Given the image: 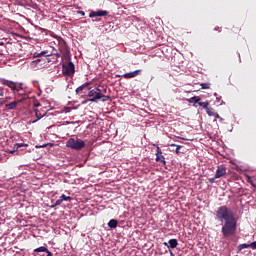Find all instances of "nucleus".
<instances>
[{
    "instance_id": "393cba45",
    "label": "nucleus",
    "mask_w": 256,
    "mask_h": 256,
    "mask_svg": "<svg viewBox=\"0 0 256 256\" xmlns=\"http://www.w3.org/2000/svg\"><path fill=\"white\" fill-rule=\"evenodd\" d=\"M61 203H63V199H62V198L58 199V200L55 202V204L52 205V207H58V205H61Z\"/></svg>"
},
{
    "instance_id": "bb28decb",
    "label": "nucleus",
    "mask_w": 256,
    "mask_h": 256,
    "mask_svg": "<svg viewBox=\"0 0 256 256\" xmlns=\"http://www.w3.org/2000/svg\"><path fill=\"white\" fill-rule=\"evenodd\" d=\"M209 85H210L209 83H202L201 87H202V89H209L210 88Z\"/></svg>"
},
{
    "instance_id": "e433bc0d",
    "label": "nucleus",
    "mask_w": 256,
    "mask_h": 256,
    "mask_svg": "<svg viewBox=\"0 0 256 256\" xmlns=\"http://www.w3.org/2000/svg\"><path fill=\"white\" fill-rule=\"evenodd\" d=\"M40 147H47V144L43 145V146H40Z\"/></svg>"
},
{
    "instance_id": "a878e982",
    "label": "nucleus",
    "mask_w": 256,
    "mask_h": 256,
    "mask_svg": "<svg viewBox=\"0 0 256 256\" xmlns=\"http://www.w3.org/2000/svg\"><path fill=\"white\" fill-rule=\"evenodd\" d=\"M35 115L37 117V121H39V119H43V115L40 114L37 110H35Z\"/></svg>"
},
{
    "instance_id": "dca6fc26",
    "label": "nucleus",
    "mask_w": 256,
    "mask_h": 256,
    "mask_svg": "<svg viewBox=\"0 0 256 256\" xmlns=\"http://www.w3.org/2000/svg\"><path fill=\"white\" fill-rule=\"evenodd\" d=\"M169 243V244H168ZM167 242H164V245L166 247H170V249H175L177 248V245H179V242L177 241V239H170L169 241Z\"/></svg>"
},
{
    "instance_id": "1a4fd4ad",
    "label": "nucleus",
    "mask_w": 256,
    "mask_h": 256,
    "mask_svg": "<svg viewBox=\"0 0 256 256\" xmlns=\"http://www.w3.org/2000/svg\"><path fill=\"white\" fill-rule=\"evenodd\" d=\"M156 161L157 163H163V165H167V161H165V156H163V151H161L160 147H157Z\"/></svg>"
},
{
    "instance_id": "412c9836",
    "label": "nucleus",
    "mask_w": 256,
    "mask_h": 256,
    "mask_svg": "<svg viewBox=\"0 0 256 256\" xmlns=\"http://www.w3.org/2000/svg\"><path fill=\"white\" fill-rule=\"evenodd\" d=\"M170 147H176V149L174 150L176 155H179V153H181L180 149H181V145H177V144H170Z\"/></svg>"
},
{
    "instance_id": "f257e3e1",
    "label": "nucleus",
    "mask_w": 256,
    "mask_h": 256,
    "mask_svg": "<svg viewBox=\"0 0 256 256\" xmlns=\"http://www.w3.org/2000/svg\"><path fill=\"white\" fill-rule=\"evenodd\" d=\"M216 221L222 223V235L226 239L233 237L237 233V217L235 212L229 206L223 205L217 208L215 211Z\"/></svg>"
},
{
    "instance_id": "4468645a",
    "label": "nucleus",
    "mask_w": 256,
    "mask_h": 256,
    "mask_svg": "<svg viewBox=\"0 0 256 256\" xmlns=\"http://www.w3.org/2000/svg\"><path fill=\"white\" fill-rule=\"evenodd\" d=\"M207 115H209V117H215L216 119H221L223 120V118H221V116H219V114L217 112H215V109L208 107L206 110Z\"/></svg>"
},
{
    "instance_id": "c9c22d12",
    "label": "nucleus",
    "mask_w": 256,
    "mask_h": 256,
    "mask_svg": "<svg viewBox=\"0 0 256 256\" xmlns=\"http://www.w3.org/2000/svg\"><path fill=\"white\" fill-rule=\"evenodd\" d=\"M35 61H36V63H37V62L41 61V59H37V60H35Z\"/></svg>"
},
{
    "instance_id": "ddd939ff",
    "label": "nucleus",
    "mask_w": 256,
    "mask_h": 256,
    "mask_svg": "<svg viewBox=\"0 0 256 256\" xmlns=\"http://www.w3.org/2000/svg\"><path fill=\"white\" fill-rule=\"evenodd\" d=\"M249 247L251 249H256V241H254V242H252L250 244H240V245H238L237 251L239 253L240 251H243V249H249Z\"/></svg>"
},
{
    "instance_id": "39448f33",
    "label": "nucleus",
    "mask_w": 256,
    "mask_h": 256,
    "mask_svg": "<svg viewBox=\"0 0 256 256\" xmlns=\"http://www.w3.org/2000/svg\"><path fill=\"white\" fill-rule=\"evenodd\" d=\"M62 73L65 77H73L75 75V64L69 61L62 65Z\"/></svg>"
},
{
    "instance_id": "f704fd0d",
    "label": "nucleus",
    "mask_w": 256,
    "mask_h": 256,
    "mask_svg": "<svg viewBox=\"0 0 256 256\" xmlns=\"http://www.w3.org/2000/svg\"><path fill=\"white\" fill-rule=\"evenodd\" d=\"M0 97H3V92H0Z\"/></svg>"
},
{
    "instance_id": "7ed1b4c3",
    "label": "nucleus",
    "mask_w": 256,
    "mask_h": 256,
    "mask_svg": "<svg viewBox=\"0 0 256 256\" xmlns=\"http://www.w3.org/2000/svg\"><path fill=\"white\" fill-rule=\"evenodd\" d=\"M66 147H69L70 149H74L75 151H81V149L85 148V141L79 138H70L66 142Z\"/></svg>"
},
{
    "instance_id": "f03ea898",
    "label": "nucleus",
    "mask_w": 256,
    "mask_h": 256,
    "mask_svg": "<svg viewBox=\"0 0 256 256\" xmlns=\"http://www.w3.org/2000/svg\"><path fill=\"white\" fill-rule=\"evenodd\" d=\"M105 93H107V89H101V87L89 88L88 97H90V99L83 101L82 105L89 103V101L91 103H97L99 99H102V101H109L111 97L105 95Z\"/></svg>"
},
{
    "instance_id": "aec40b11",
    "label": "nucleus",
    "mask_w": 256,
    "mask_h": 256,
    "mask_svg": "<svg viewBox=\"0 0 256 256\" xmlns=\"http://www.w3.org/2000/svg\"><path fill=\"white\" fill-rule=\"evenodd\" d=\"M199 101H201V98L199 96H194L188 99V103H199Z\"/></svg>"
},
{
    "instance_id": "b1692460",
    "label": "nucleus",
    "mask_w": 256,
    "mask_h": 256,
    "mask_svg": "<svg viewBox=\"0 0 256 256\" xmlns=\"http://www.w3.org/2000/svg\"><path fill=\"white\" fill-rule=\"evenodd\" d=\"M21 147H27V144L19 143L14 145V149H16V151H18Z\"/></svg>"
},
{
    "instance_id": "20e7f679",
    "label": "nucleus",
    "mask_w": 256,
    "mask_h": 256,
    "mask_svg": "<svg viewBox=\"0 0 256 256\" xmlns=\"http://www.w3.org/2000/svg\"><path fill=\"white\" fill-rule=\"evenodd\" d=\"M58 49L60 53H62L63 59H69V57H71V50L69 49V46H67V42H65V40H59Z\"/></svg>"
},
{
    "instance_id": "c756f323",
    "label": "nucleus",
    "mask_w": 256,
    "mask_h": 256,
    "mask_svg": "<svg viewBox=\"0 0 256 256\" xmlns=\"http://www.w3.org/2000/svg\"><path fill=\"white\" fill-rule=\"evenodd\" d=\"M77 13H78L79 15H82V17H84V15H85V12H84V11H81V10H78Z\"/></svg>"
},
{
    "instance_id": "f8f14e48",
    "label": "nucleus",
    "mask_w": 256,
    "mask_h": 256,
    "mask_svg": "<svg viewBox=\"0 0 256 256\" xmlns=\"http://www.w3.org/2000/svg\"><path fill=\"white\" fill-rule=\"evenodd\" d=\"M141 69L139 70H135L133 72H129V73H125L122 75V77H124V79H134V77H137L138 75H141Z\"/></svg>"
},
{
    "instance_id": "6ab92c4d",
    "label": "nucleus",
    "mask_w": 256,
    "mask_h": 256,
    "mask_svg": "<svg viewBox=\"0 0 256 256\" xmlns=\"http://www.w3.org/2000/svg\"><path fill=\"white\" fill-rule=\"evenodd\" d=\"M59 57L57 56H46L47 63H55Z\"/></svg>"
},
{
    "instance_id": "473e14b6",
    "label": "nucleus",
    "mask_w": 256,
    "mask_h": 256,
    "mask_svg": "<svg viewBox=\"0 0 256 256\" xmlns=\"http://www.w3.org/2000/svg\"><path fill=\"white\" fill-rule=\"evenodd\" d=\"M41 104L39 103H34V107H39Z\"/></svg>"
},
{
    "instance_id": "0eeeda50",
    "label": "nucleus",
    "mask_w": 256,
    "mask_h": 256,
    "mask_svg": "<svg viewBox=\"0 0 256 256\" xmlns=\"http://www.w3.org/2000/svg\"><path fill=\"white\" fill-rule=\"evenodd\" d=\"M227 175V167L223 165L217 166L215 179H221V177H225Z\"/></svg>"
},
{
    "instance_id": "9b49d317",
    "label": "nucleus",
    "mask_w": 256,
    "mask_h": 256,
    "mask_svg": "<svg viewBox=\"0 0 256 256\" xmlns=\"http://www.w3.org/2000/svg\"><path fill=\"white\" fill-rule=\"evenodd\" d=\"M34 253H46V254H42L40 256H53V253L51 251H49V249L45 246H41V247L34 249Z\"/></svg>"
},
{
    "instance_id": "423d86ee",
    "label": "nucleus",
    "mask_w": 256,
    "mask_h": 256,
    "mask_svg": "<svg viewBox=\"0 0 256 256\" xmlns=\"http://www.w3.org/2000/svg\"><path fill=\"white\" fill-rule=\"evenodd\" d=\"M35 57H61V54H59V52H57V50H54V52L49 53V50H44L40 53H35L34 54Z\"/></svg>"
},
{
    "instance_id": "5701e85b",
    "label": "nucleus",
    "mask_w": 256,
    "mask_h": 256,
    "mask_svg": "<svg viewBox=\"0 0 256 256\" xmlns=\"http://www.w3.org/2000/svg\"><path fill=\"white\" fill-rule=\"evenodd\" d=\"M60 199H62V201H72L73 198H71V196H66L65 194H62L60 196Z\"/></svg>"
},
{
    "instance_id": "6e6552de",
    "label": "nucleus",
    "mask_w": 256,
    "mask_h": 256,
    "mask_svg": "<svg viewBox=\"0 0 256 256\" xmlns=\"http://www.w3.org/2000/svg\"><path fill=\"white\" fill-rule=\"evenodd\" d=\"M22 102L23 100H17V101H13L8 104H5L4 111H15V109H17V105H19V103H22Z\"/></svg>"
},
{
    "instance_id": "2eb2a0df",
    "label": "nucleus",
    "mask_w": 256,
    "mask_h": 256,
    "mask_svg": "<svg viewBox=\"0 0 256 256\" xmlns=\"http://www.w3.org/2000/svg\"><path fill=\"white\" fill-rule=\"evenodd\" d=\"M3 85H6V87H9V89H12V91H19L15 82L4 80Z\"/></svg>"
},
{
    "instance_id": "c85d7f7f",
    "label": "nucleus",
    "mask_w": 256,
    "mask_h": 256,
    "mask_svg": "<svg viewBox=\"0 0 256 256\" xmlns=\"http://www.w3.org/2000/svg\"><path fill=\"white\" fill-rule=\"evenodd\" d=\"M215 179H217V178H215V176H214V178H210V179H208V181H209V183L213 184V183H215Z\"/></svg>"
},
{
    "instance_id": "cd10ccee",
    "label": "nucleus",
    "mask_w": 256,
    "mask_h": 256,
    "mask_svg": "<svg viewBox=\"0 0 256 256\" xmlns=\"http://www.w3.org/2000/svg\"><path fill=\"white\" fill-rule=\"evenodd\" d=\"M7 99H9V97H6L4 100L0 101V106L5 105V103H7Z\"/></svg>"
},
{
    "instance_id": "7c9ffc66",
    "label": "nucleus",
    "mask_w": 256,
    "mask_h": 256,
    "mask_svg": "<svg viewBox=\"0 0 256 256\" xmlns=\"http://www.w3.org/2000/svg\"><path fill=\"white\" fill-rule=\"evenodd\" d=\"M15 151H17V148H14V150H9L8 153H10L11 155H13V153H15Z\"/></svg>"
},
{
    "instance_id": "f3484780",
    "label": "nucleus",
    "mask_w": 256,
    "mask_h": 256,
    "mask_svg": "<svg viewBox=\"0 0 256 256\" xmlns=\"http://www.w3.org/2000/svg\"><path fill=\"white\" fill-rule=\"evenodd\" d=\"M90 85H91V82H86V83L82 84L81 86H79L76 89V94L81 95V93H83V90L87 89V87H90Z\"/></svg>"
},
{
    "instance_id": "72a5a7b5",
    "label": "nucleus",
    "mask_w": 256,
    "mask_h": 256,
    "mask_svg": "<svg viewBox=\"0 0 256 256\" xmlns=\"http://www.w3.org/2000/svg\"><path fill=\"white\" fill-rule=\"evenodd\" d=\"M170 256H175V254L171 250H170Z\"/></svg>"
},
{
    "instance_id": "4be33fe9",
    "label": "nucleus",
    "mask_w": 256,
    "mask_h": 256,
    "mask_svg": "<svg viewBox=\"0 0 256 256\" xmlns=\"http://www.w3.org/2000/svg\"><path fill=\"white\" fill-rule=\"evenodd\" d=\"M199 107H203V109H206V111L209 108V102H198Z\"/></svg>"
},
{
    "instance_id": "9d476101",
    "label": "nucleus",
    "mask_w": 256,
    "mask_h": 256,
    "mask_svg": "<svg viewBox=\"0 0 256 256\" xmlns=\"http://www.w3.org/2000/svg\"><path fill=\"white\" fill-rule=\"evenodd\" d=\"M109 15V12L107 10H98V11H91L89 14L90 18L93 17H105Z\"/></svg>"
},
{
    "instance_id": "a211bd4d",
    "label": "nucleus",
    "mask_w": 256,
    "mask_h": 256,
    "mask_svg": "<svg viewBox=\"0 0 256 256\" xmlns=\"http://www.w3.org/2000/svg\"><path fill=\"white\" fill-rule=\"evenodd\" d=\"M117 225H119V221H117L116 219H111L109 222H108V227L110 229H117Z\"/></svg>"
},
{
    "instance_id": "2f4dec72",
    "label": "nucleus",
    "mask_w": 256,
    "mask_h": 256,
    "mask_svg": "<svg viewBox=\"0 0 256 256\" xmlns=\"http://www.w3.org/2000/svg\"><path fill=\"white\" fill-rule=\"evenodd\" d=\"M250 185H252V187H254V189H256V185H255V183H253V181H250Z\"/></svg>"
},
{
    "instance_id": "4c0bfd02",
    "label": "nucleus",
    "mask_w": 256,
    "mask_h": 256,
    "mask_svg": "<svg viewBox=\"0 0 256 256\" xmlns=\"http://www.w3.org/2000/svg\"><path fill=\"white\" fill-rule=\"evenodd\" d=\"M34 123H37V120H34Z\"/></svg>"
}]
</instances>
